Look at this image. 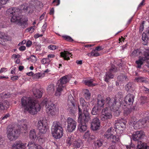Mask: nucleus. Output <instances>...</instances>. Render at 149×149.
I'll use <instances>...</instances> for the list:
<instances>
[{
	"instance_id": "f257e3e1",
	"label": "nucleus",
	"mask_w": 149,
	"mask_h": 149,
	"mask_svg": "<svg viewBox=\"0 0 149 149\" xmlns=\"http://www.w3.org/2000/svg\"><path fill=\"white\" fill-rule=\"evenodd\" d=\"M21 108L25 113L34 115L40 110V104L31 97H22L21 100Z\"/></svg>"
},
{
	"instance_id": "f03ea898",
	"label": "nucleus",
	"mask_w": 149,
	"mask_h": 149,
	"mask_svg": "<svg viewBox=\"0 0 149 149\" xmlns=\"http://www.w3.org/2000/svg\"><path fill=\"white\" fill-rule=\"evenodd\" d=\"M8 14L11 16V22H16L22 28L24 29L28 26L27 18H23L21 15V10L20 9L15 8H11L7 10Z\"/></svg>"
},
{
	"instance_id": "7ed1b4c3",
	"label": "nucleus",
	"mask_w": 149,
	"mask_h": 149,
	"mask_svg": "<svg viewBox=\"0 0 149 149\" xmlns=\"http://www.w3.org/2000/svg\"><path fill=\"white\" fill-rule=\"evenodd\" d=\"M145 136L144 132L142 131H137L132 135V139L137 142V149H149V146L141 141Z\"/></svg>"
},
{
	"instance_id": "20e7f679",
	"label": "nucleus",
	"mask_w": 149,
	"mask_h": 149,
	"mask_svg": "<svg viewBox=\"0 0 149 149\" xmlns=\"http://www.w3.org/2000/svg\"><path fill=\"white\" fill-rule=\"evenodd\" d=\"M106 108H109L111 111H117L120 107L121 103L119 99L116 97L111 99L107 97L105 100Z\"/></svg>"
},
{
	"instance_id": "39448f33",
	"label": "nucleus",
	"mask_w": 149,
	"mask_h": 149,
	"mask_svg": "<svg viewBox=\"0 0 149 149\" xmlns=\"http://www.w3.org/2000/svg\"><path fill=\"white\" fill-rule=\"evenodd\" d=\"M51 132L52 136L56 139L61 138L63 135V129L61 125L57 122H54L52 126Z\"/></svg>"
},
{
	"instance_id": "423d86ee",
	"label": "nucleus",
	"mask_w": 149,
	"mask_h": 149,
	"mask_svg": "<svg viewBox=\"0 0 149 149\" xmlns=\"http://www.w3.org/2000/svg\"><path fill=\"white\" fill-rule=\"evenodd\" d=\"M129 123L130 125L133 126L134 129H137L144 127L146 123V119H140L137 120L135 117L133 116L130 118Z\"/></svg>"
},
{
	"instance_id": "0eeeda50",
	"label": "nucleus",
	"mask_w": 149,
	"mask_h": 149,
	"mask_svg": "<svg viewBox=\"0 0 149 149\" xmlns=\"http://www.w3.org/2000/svg\"><path fill=\"white\" fill-rule=\"evenodd\" d=\"M127 121L123 118L115 121L114 127L115 131L117 134H122L126 127Z\"/></svg>"
},
{
	"instance_id": "6e6552de",
	"label": "nucleus",
	"mask_w": 149,
	"mask_h": 149,
	"mask_svg": "<svg viewBox=\"0 0 149 149\" xmlns=\"http://www.w3.org/2000/svg\"><path fill=\"white\" fill-rule=\"evenodd\" d=\"M78 121L81 123H86L91 119V116L88 111L83 112L79 106H78Z\"/></svg>"
},
{
	"instance_id": "1a4fd4ad",
	"label": "nucleus",
	"mask_w": 149,
	"mask_h": 149,
	"mask_svg": "<svg viewBox=\"0 0 149 149\" xmlns=\"http://www.w3.org/2000/svg\"><path fill=\"white\" fill-rule=\"evenodd\" d=\"M46 111L47 113L52 116L57 115L59 113V109L55 104L53 103L47 104L46 105Z\"/></svg>"
},
{
	"instance_id": "9d476101",
	"label": "nucleus",
	"mask_w": 149,
	"mask_h": 149,
	"mask_svg": "<svg viewBox=\"0 0 149 149\" xmlns=\"http://www.w3.org/2000/svg\"><path fill=\"white\" fill-rule=\"evenodd\" d=\"M7 136L8 139L10 141L16 140L19 136L18 131L14 128H11L7 131Z\"/></svg>"
},
{
	"instance_id": "9b49d317",
	"label": "nucleus",
	"mask_w": 149,
	"mask_h": 149,
	"mask_svg": "<svg viewBox=\"0 0 149 149\" xmlns=\"http://www.w3.org/2000/svg\"><path fill=\"white\" fill-rule=\"evenodd\" d=\"M75 100L71 95H68L67 105V110L70 113H74L76 109L75 107Z\"/></svg>"
},
{
	"instance_id": "f8f14e48",
	"label": "nucleus",
	"mask_w": 149,
	"mask_h": 149,
	"mask_svg": "<svg viewBox=\"0 0 149 149\" xmlns=\"http://www.w3.org/2000/svg\"><path fill=\"white\" fill-rule=\"evenodd\" d=\"M118 70L114 65H112L109 71L106 73L104 77V81L107 82H109L111 79L113 78V74Z\"/></svg>"
},
{
	"instance_id": "ddd939ff",
	"label": "nucleus",
	"mask_w": 149,
	"mask_h": 149,
	"mask_svg": "<svg viewBox=\"0 0 149 149\" xmlns=\"http://www.w3.org/2000/svg\"><path fill=\"white\" fill-rule=\"evenodd\" d=\"M37 126L39 133L45 134L47 132L48 127L46 120L39 121L38 122Z\"/></svg>"
},
{
	"instance_id": "4468645a",
	"label": "nucleus",
	"mask_w": 149,
	"mask_h": 149,
	"mask_svg": "<svg viewBox=\"0 0 149 149\" xmlns=\"http://www.w3.org/2000/svg\"><path fill=\"white\" fill-rule=\"evenodd\" d=\"M67 130L69 132L73 131L76 128L77 123L73 119L68 117L67 120Z\"/></svg>"
},
{
	"instance_id": "2eb2a0df",
	"label": "nucleus",
	"mask_w": 149,
	"mask_h": 149,
	"mask_svg": "<svg viewBox=\"0 0 149 149\" xmlns=\"http://www.w3.org/2000/svg\"><path fill=\"white\" fill-rule=\"evenodd\" d=\"M110 110L107 108L102 110V114L100 116V118L102 120L104 121L112 118V115Z\"/></svg>"
},
{
	"instance_id": "dca6fc26",
	"label": "nucleus",
	"mask_w": 149,
	"mask_h": 149,
	"mask_svg": "<svg viewBox=\"0 0 149 149\" xmlns=\"http://www.w3.org/2000/svg\"><path fill=\"white\" fill-rule=\"evenodd\" d=\"M100 125V120L98 118L96 117L93 120L91 124V128L93 130H97L99 129Z\"/></svg>"
},
{
	"instance_id": "f3484780",
	"label": "nucleus",
	"mask_w": 149,
	"mask_h": 149,
	"mask_svg": "<svg viewBox=\"0 0 149 149\" xmlns=\"http://www.w3.org/2000/svg\"><path fill=\"white\" fill-rule=\"evenodd\" d=\"M79 102L83 110V112L88 111L89 107L90 105L89 103L85 102L84 99L82 97L80 99Z\"/></svg>"
},
{
	"instance_id": "a211bd4d",
	"label": "nucleus",
	"mask_w": 149,
	"mask_h": 149,
	"mask_svg": "<svg viewBox=\"0 0 149 149\" xmlns=\"http://www.w3.org/2000/svg\"><path fill=\"white\" fill-rule=\"evenodd\" d=\"M26 143H22L20 141H16L12 146L13 149H25Z\"/></svg>"
},
{
	"instance_id": "6ab92c4d",
	"label": "nucleus",
	"mask_w": 149,
	"mask_h": 149,
	"mask_svg": "<svg viewBox=\"0 0 149 149\" xmlns=\"http://www.w3.org/2000/svg\"><path fill=\"white\" fill-rule=\"evenodd\" d=\"M21 12L23 10L25 12L32 13L35 9L34 5H29V6H26L24 5H22L20 6Z\"/></svg>"
},
{
	"instance_id": "aec40b11",
	"label": "nucleus",
	"mask_w": 149,
	"mask_h": 149,
	"mask_svg": "<svg viewBox=\"0 0 149 149\" xmlns=\"http://www.w3.org/2000/svg\"><path fill=\"white\" fill-rule=\"evenodd\" d=\"M134 96L132 94H128L125 97L124 101L126 104L128 105H132L133 104Z\"/></svg>"
},
{
	"instance_id": "412c9836",
	"label": "nucleus",
	"mask_w": 149,
	"mask_h": 149,
	"mask_svg": "<svg viewBox=\"0 0 149 149\" xmlns=\"http://www.w3.org/2000/svg\"><path fill=\"white\" fill-rule=\"evenodd\" d=\"M28 122L25 120H22L18 122V127L21 130H26L28 128Z\"/></svg>"
},
{
	"instance_id": "4be33fe9",
	"label": "nucleus",
	"mask_w": 149,
	"mask_h": 149,
	"mask_svg": "<svg viewBox=\"0 0 149 149\" xmlns=\"http://www.w3.org/2000/svg\"><path fill=\"white\" fill-rule=\"evenodd\" d=\"M70 80V78L68 75L65 76L61 78L58 81L57 85H61V86H65L64 85L68 82Z\"/></svg>"
},
{
	"instance_id": "5701e85b",
	"label": "nucleus",
	"mask_w": 149,
	"mask_h": 149,
	"mask_svg": "<svg viewBox=\"0 0 149 149\" xmlns=\"http://www.w3.org/2000/svg\"><path fill=\"white\" fill-rule=\"evenodd\" d=\"M112 142L113 145H111V146H110L108 149H114L115 148V146H114L116 143L118 142L119 140V138L118 135H113L110 138Z\"/></svg>"
},
{
	"instance_id": "b1692460",
	"label": "nucleus",
	"mask_w": 149,
	"mask_h": 149,
	"mask_svg": "<svg viewBox=\"0 0 149 149\" xmlns=\"http://www.w3.org/2000/svg\"><path fill=\"white\" fill-rule=\"evenodd\" d=\"M115 132V130L112 127L109 128L107 132L105 133L104 137L107 139L110 138Z\"/></svg>"
},
{
	"instance_id": "393cba45",
	"label": "nucleus",
	"mask_w": 149,
	"mask_h": 149,
	"mask_svg": "<svg viewBox=\"0 0 149 149\" xmlns=\"http://www.w3.org/2000/svg\"><path fill=\"white\" fill-rule=\"evenodd\" d=\"M27 146L28 149H41L42 148L40 146L32 141L29 142Z\"/></svg>"
},
{
	"instance_id": "a878e982",
	"label": "nucleus",
	"mask_w": 149,
	"mask_h": 149,
	"mask_svg": "<svg viewBox=\"0 0 149 149\" xmlns=\"http://www.w3.org/2000/svg\"><path fill=\"white\" fill-rule=\"evenodd\" d=\"M100 95H98L97 98V107H103L105 104L104 99L101 97Z\"/></svg>"
},
{
	"instance_id": "bb28decb",
	"label": "nucleus",
	"mask_w": 149,
	"mask_h": 149,
	"mask_svg": "<svg viewBox=\"0 0 149 149\" xmlns=\"http://www.w3.org/2000/svg\"><path fill=\"white\" fill-rule=\"evenodd\" d=\"M61 56L65 60H68L70 59V56L72 55L71 53L67 51H64L63 52L60 53Z\"/></svg>"
},
{
	"instance_id": "cd10ccee",
	"label": "nucleus",
	"mask_w": 149,
	"mask_h": 149,
	"mask_svg": "<svg viewBox=\"0 0 149 149\" xmlns=\"http://www.w3.org/2000/svg\"><path fill=\"white\" fill-rule=\"evenodd\" d=\"M146 60V58L144 57L139 56V59L136 61L135 63L136 64V67L137 68H140L141 65L143 64V61Z\"/></svg>"
},
{
	"instance_id": "c85d7f7f",
	"label": "nucleus",
	"mask_w": 149,
	"mask_h": 149,
	"mask_svg": "<svg viewBox=\"0 0 149 149\" xmlns=\"http://www.w3.org/2000/svg\"><path fill=\"white\" fill-rule=\"evenodd\" d=\"M57 87L56 88V91L55 95L56 96L59 97L61 93V92L63 90L64 88V86H61V85H57Z\"/></svg>"
},
{
	"instance_id": "c756f323",
	"label": "nucleus",
	"mask_w": 149,
	"mask_h": 149,
	"mask_svg": "<svg viewBox=\"0 0 149 149\" xmlns=\"http://www.w3.org/2000/svg\"><path fill=\"white\" fill-rule=\"evenodd\" d=\"M32 91L33 95L37 98H40L42 97V92L39 89L33 88Z\"/></svg>"
},
{
	"instance_id": "7c9ffc66",
	"label": "nucleus",
	"mask_w": 149,
	"mask_h": 149,
	"mask_svg": "<svg viewBox=\"0 0 149 149\" xmlns=\"http://www.w3.org/2000/svg\"><path fill=\"white\" fill-rule=\"evenodd\" d=\"M142 40L144 42L143 44L146 45L147 43V40H149V30L146 33H143L142 34Z\"/></svg>"
},
{
	"instance_id": "2f4dec72",
	"label": "nucleus",
	"mask_w": 149,
	"mask_h": 149,
	"mask_svg": "<svg viewBox=\"0 0 149 149\" xmlns=\"http://www.w3.org/2000/svg\"><path fill=\"white\" fill-rule=\"evenodd\" d=\"M84 139H88V140H92L95 138V136L93 135L90 132L87 131L83 135Z\"/></svg>"
},
{
	"instance_id": "473e14b6",
	"label": "nucleus",
	"mask_w": 149,
	"mask_h": 149,
	"mask_svg": "<svg viewBox=\"0 0 149 149\" xmlns=\"http://www.w3.org/2000/svg\"><path fill=\"white\" fill-rule=\"evenodd\" d=\"M80 123L78 125V129L80 132H83L87 129V125L85 123H81L80 122Z\"/></svg>"
},
{
	"instance_id": "72a5a7b5",
	"label": "nucleus",
	"mask_w": 149,
	"mask_h": 149,
	"mask_svg": "<svg viewBox=\"0 0 149 149\" xmlns=\"http://www.w3.org/2000/svg\"><path fill=\"white\" fill-rule=\"evenodd\" d=\"M93 80L91 79H86L83 81L84 83L86 85L89 86H94L96 84L93 83Z\"/></svg>"
},
{
	"instance_id": "f704fd0d",
	"label": "nucleus",
	"mask_w": 149,
	"mask_h": 149,
	"mask_svg": "<svg viewBox=\"0 0 149 149\" xmlns=\"http://www.w3.org/2000/svg\"><path fill=\"white\" fill-rule=\"evenodd\" d=\"M29 138L32 139L34 140L37 137L36 130H32L30 131L29 134Z\"/></svg>"
},
{
	"instance_id": "c9c22d12",
	"label": "nucleus",
	"mask_w": 149,
	"mask_h": 149,
	"mask_svg": "<svg viewBox=\"0 0 149 149\" xmlns=\"http://www.w3.org/2000/svg\"><path fill=\"white\" fill-rule=\"evenodd\" d=\"M100 111V109H99L97 106H95L93 108L91 111V113L93 115H96L98 114Z\"/></svg>"
},
{
	"instance_id": "e433bc0d",
	"label": "nucleus",
	"mask_w": 149,
	"mask_h": 149,
	"mask_svg": "<svg viewBox=\"0 0 149 149\" xmlns=\"http://www.w3.org/2000/svg\"><path fill=\"white\" fill-rule=\"evenodd\" d=\"M84 93V96L87 100H89L91 98V93L87 89H85L83 90Z\"/></svg>"
},
{
	"instance_id": "4c0bfd02",
	"label": "nucleus",
	"mask_w": 149,
	"mask_h": 149,
	"mask_svg": "<svg viewBox=\"0 0 149 149\" xmlns=\"http://www.w3.org/2000/svg\"><path fill=\"white\" fill-rule=\"evenodd\" d=\"M74 139V136L73 135H70L68 136L66 140V143L70 146Z\"/></svg>"
},
{
	"instance_id": "58836bf2",
	"label": "nucleus",
	"mask_w": 149,
	"mask_h": 149,
	"mask_svg": "<svg viewBox=\"0 0 149 149\" xmlns=\"http://www.w3.org/2000/svg\"><path fill=\"white\" fill-rule=\"evenodd\" d=\"M141 52L138 49L134 50L130 54V56L132 57L137 56Z\"/></svg>"
},
{
	"instance_id": "ea45409f",
	"label": "nucleus",
	"mask_w": 149,
	"mask_h": 149,
	"mask_svg": "<svg viewBox=\"0 0 149 149\" xmlns=\"http://www.w3.org/2000/svg\"><path fill=\"white\" fill-rule=\"evenodd\" d=\"M8 103V102L6 101H5L3 104L2 102H0V110H4L6 109L8 107V104L6 105L5 103L7 104Z\"/></svg>"
},
{
	"instance_id": "a19ab883",
	"label": "nucleus",
	"mask_w": 149,
	"mask_h": 149,
	"mask_svg": "<svg viewBox=\"0 0 149 149\" xmlns=\"http://www.w3.org/2000/svg\"><path fill=\"white\" fill-rule=\"evenodd\" d=\"M100 54L95 49H93L91 52V55L92 56L97 57L100 56Z\"/></svg>"
},
{
	"instance_id": "79ce46f5",
	"label": "nucleus",
	"mask_w": 149,
	"mask_h": 149,
	"mask_svg": "<svg viewBox=\"0 0 149 149\" xmlns=\"http://www.w3.org/2000/svg\"><path fill=\"white\" fill-rule=\"evenodd\" d=\"M51 60L47 58H44L42 59L41 62L43 64H49Z\"/></svg>"
},
{
	"instance_id": "37998d69",
	"label": "nucleus",
	"mask_w": 149,
	"mask_h": 149,
	"mask_svg": "<svg viewBox=\"0 0 149 149\" xmlns=\"http://www.w3.org/2000/svg\"><path fill=\"white\" fill-rule=\"evenodd\" d=\"M135 81L138 82H145L146 81V79L144 77H141L136 78Z\"/></svg>"
},
{
	"instance_id": "c03bdc74",
	"label": "nucleus",
	"mask_w": 149,
	"mask_h": 149,
	"mask_svg": "<svg viewBox=\"0 0 149 149\" xmlns=\"http://www.w3.org/2000/svg\"><path fill=\"white\" fill-rule=\"evenodd\" d=\"M102 144V143L100 140H97L95 142V146L96 148H99Z\"/></svg>"
},
{
	"instance_id": "a18cd8bd",
	"label": "nucleus",
	"mask_w": 149,
	"mask_h": 149,
	"mask_svg": "<svg viewBox=\"0 0 149 149\" xmlns=\"http://www.w3.org/2000/svg\"><path fill=\"white\" fill-rule=\"evenodd\" d=\"M122 149H135L133 145H125L123 146Z\"/></svg>"
},
{
	"instance_id": "49530a36",
	"label": "nucleus",
	"mask_w": 149,
	"mask_h": 149,
	"mask_svg": "<svg viewBox=\"0 0 149 149\" xmlns=\"http://www.w3.org/2000/svg\"><path fill=\"white\" fill-rule=\"evenodd\" d=\"M80 142H78L77 141H74L73 143V146L75 148H79L81 146Z\"/></svg>"
},
{
	"instance_id": "de8ad7c7",
	"label": "nucleus",
	"mask_w": 149,
	"mask_h": 149,
	"mask_svg": "<svg viewBox=\"0 0 149 149\" xmlns=\"http://www.w3.org/2000/svg\"><path fill=\"white\" fill-rule=\"evenodd\" d=\"M144 57L146 58V60L149 59V49L146 50L144 52Z\"/></svg>"
},
{
	"instance_id": "09e8293b",
	"label": "nucleus",
	"mask_w": 149,
	"mask_h": 149,
	"mask_svg": "<svg viewBox=\"0 0 149 149\" xmlns=\"http://www.w3.org/2000/svg\"><path fill=\"white\" fill-rule=\"evenodd\" d=\"M63 38L69 42H72L73 41V39L70 36L66 35L62 36Z\"/></svg>"
},
{
	"instance_id": "8fccbe9b",
	"label": "nucleus",
	"mask_w": 149,
	"mask_h": 149,
	"mask_svg": "<svg viewBox=\"0 0 149 149\" xmlns=\"http://www.w3.org/2000/svg\"><path fill=\"white\" fill-rule=\"evenodd\" d=\"M38 139L40 143H43L45 141V138L42 136H39L38 137Z\"/></svg>"
},
{
	"instance_id": "3c124183",
	"label": "nucleus",
	"mask_w": 149,
	"mask_h": 149,
	"mask_svg": "<svg viewBox=\"0 0 149 149\" xmlns=\"http://www.w3.org/2000/svg\"><path fill=\"white\" fill-rule=\"evenodd\" d=\"M132 84L131 83H128L126 86V89L128 91L131 89L132 88Z\"/></svg>"
},
{
	"instance_id": "603ef678",
	"label": "nucleus",
	"mask_w": 149,
	"mask_h": 149,
	"mask_svg": "<svg viewBox=\"0 0 149 149\" xmlns=\"http://www.w3.org/2000/svg\"><path fill=\"white\" fill-rule=\"evenodd\" d=\"M8 0H0V6L3 7V6L6 4Z\"/></svg>"
},
{
	"instance_id": "864d4df0",
	"label": "nucleus",
	"mask_w": 149,
	"mask_h": 149,
	"mask_svg": "<svg viewBox=\"0 0 149 149\" xmlns=\"http://www.w3.org/2000/svg\"><path fill=\"white\" fill-rule=\"evenodd\" d=\"M58 46L52 45H50L48 47L49 49L52 50H54L58 49Z\"/></svg>"
},
{
	"instance_id": "5fc2aeb1",
	"label": "nucleus",
	"mask_w": 149,
	"mask_h": 149,
	"mask_svg": "<svg viewBox=\"0 0 149 149\" xmlns=\"http://www.w3.org/2000/svg\"><path fill=\"white\" fill-rule=\"evenodd\" d=\"M118 79H120L123 81L126 80L127 79V77L125 75H120L118 77Z\"/></svg>"
},
{
	"instance_id": "6e6d98bb",
	"label": "nucleus",
	"mask_w": 149,
	"mask_h": 149,
	"mask_svg": "<svg viewBox=\"0 0 149 149\" xmlns=\"http://www.w3.org/2000/svg\"><path fill=\"white\" fill-rule=\"evenodd\" d=\"M42 74L41 73H36L34 75V77L36 78H39L42 77Z\"/></svg>"
},
{
	"instance_id": "4d7b16f0",
	"label": "nucleus",
	"mask_w": 149,
	"mask_h": 149,
	"mask_svg": "<svg viewBox=\"0 0 149 149\" xmlns=\"http://www.w3.org/2000/svg\"><path fill=\"white\" fill-rule=\"evenodd\" d=\"M104 48V47L102 46H98L95 47V49H96L98 52L103 50Z\"/></svg>"
},
{
	"instance_id": "13d9d810",
	"label": "nucleus",
	"mask_w": 149,
	"mask_h": 149,
	"mask_svg": "<svg viewBox=\"0 0 149 149\" xmlns=\"http://www.w3.org/2000/svg\"><path fill=\"white\" fill-rule=\"evenodd\" d=\"M35 26H31L30 28H29L28 29L29 31L31 33L33 32L35 30Z\"/></svg>"
},
{
	"instance_id": "bf43d9fd",
	"label": "nucleus",
	"mask_w": 149,
	"mask_h": 149,
	"mask_svg": "<svg viewBox=\"0 0 149 149\" xmlns=\"http://www.w3.org/2000/svg\"><path fill=\"white\" fill-rule=\"evenodd\" d=\"M54 89V86L53 85L50 84L48 86L47 89L49 91L53 90Z\"/></svg>"
},
{
	"instance_id": "052dcab7",
	"label": "nucleus",
	"mask_w": 149,
	"mask_h": 149,
	"mask_svg": "<svg viewBox=\"0 0 149 149\" xmlns=\"http://www.w3.org/2000/svg\"><path fill=\"white\" fill-rule=\"evenodd\" d=\"M32 43V42L29 40H28L26 43V46L27 47H30Z\"/></svg>"
},
{
	"instance_id": "680f3d73",
	"label": "nucleus",
	"mask_w": 149,
	"mask_h": 149,
	"mask_svg": "<svg viewBox=\"0 0 149 149\" xmlns=\"http://www.w3.org/2000/svg\"><path fill=\"white\" fill-rule=\"evenodd\" d=\"M20 57V56L19 54H14L12 56V58H19Z\"/></svg>"
},
{
	"instance_id": "e2e57ef3",
	"label": "nucleus",
	"mask_w": 149,
	"mask_h": 149,
	"mask_svg": "<svg viewBox=\"0 0 149 149\" xmlns=\"http://www.w3.org/2000/svg\"><path fill=\"white\" fill-rule=\"evenodd\" d=\"M18 77L17 76H14L11 77V79L12 80L14 81L18 80Z\"/></svg>"
},
{
	"instance_id": "0e129e2a",
	"label": "nucleus",
	"mask_w": 149,
	"mask_h": 149,
	"mask_svg": "<svg viewBox=\"0 0 149 149\" xmlns=\"http://www.w3.org/2000/svg\"><path fill=\"white\" fill-rule=\"evenodd\" d=\"M26 49V47L24 46H22L19 48V49L21 51H24Z\"/></svg>"
},
{
	"instance_id": "69168bd1",
	"label": "nucleus",
	"mask_w": 149,
	"mask_h": 149,
	"mask_svg": "<svg viewBox=\"0 0 149 149\" xmlns=\"http://www.w3.org/2000/svg\"><path fill=\"white\" fill-rule=\"evenodd\" d=\"M141 89L147 93L149 92V89L145 86H142L141 87Z\"/></svg>"
},
{
	"instance_id": "338daca9",
	"label": "nucleus",
	"mask_w": 149,
	"mask_h": 149,
	"mask_svg": "<svg viewBox=\"0 0 149 149\" xmlns=\"http://www.w3.org/2000/svg\"><path fill=\"white\" fill-rule=\"evenodd\" d=\"M124 114L127 115H128L130 113V111L128 109H126L124 111Z\"/></svg>"
},
{
	"instance_id": "774afa93",
	"label": "nucleus",
	"mask_w": 149,
	"mask_h": 149,
	"mask_svg": "<svg viewBox=\"0 0 149 149\" xmlns=\"http://www.w3.org/2000/svg\"><path fill=\"white\" fill-rule=\"evenodd\" d=\"M10 115L8 114L5 115L4 116L2 117L1 120H4L7 119L8 117H10Z\"/></svg>"
}]
</instances>
